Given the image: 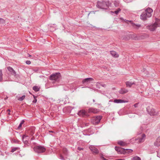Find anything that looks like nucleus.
I'll return each instance as SVG.
<instances>
[{
	"mask_svg": "<svg viewBox=\"0 0 160 160\" xmlns=\"http://www.w3.org/2000/svg\"><path fill=\"white\" fill-rule=\"evenodd\" d=\"M153 11L152 8H147L140 15L141 19L143 20H146L148 18L151 17Z\"/></svg>",
	"mask_w": 160,
	"mask_h": 160,
	"instance_id": "obj_1",
	"label": "nucleus"
},
{
	"mask_svg": "<svg viewBox=\"0 0 160 160\" xmlns=\"http://www.w3.org/2000/svg\"><path fill=\"white\" fill-rule=\"evenodd\" d=\"M109 2L108 1H98L97 5V7L102 9H107L109 6Z\"/></svg>",
	"mask_w": 160,
	"mask_h": 160,
	"instance_id": "obj_2",
	"label": "nucleus"
},
{
	"mask_svg": "<svg viewBox=\"0 0 160 160\" xmlns=\"http://www.w3.org/2000/svg\"><path fill=\"white\" fill-rule=\"evenodd\" d=\"M61 78V75L60 73H56L50 75L49 79L51 80L58 82Z\"/></svg>",
	"mask_w": 160,
	"mask_h": 160,
	"instance_id": "obj_3",
	"label": "nucleus"
},
{
	"mask_svg": "<svg viewBox=\"0 0 160 160\" xmlns=\"http://www.w3.org/2000/svg\"><path fill=\"white\" fill-rule=\"evenodd\" d=\"M159 27V23L158 22L147 27V28L151 31H154L158 27Z\"/></svg>",
	"mask_w": 160,
	"mask_h": 160,
	"instance_id": "obj_4",
	"label": "nucleus"
},
{
	"mask_svg": "<svg viewBox=\"0 0 160 160\" xmlns=\"http://www.w3.org/2000/svg\"><path fill=\"white\" fill-rule=\"evenodd\" d=\"M102 117L101 116H98L93 117L92 118L91 122L93 124H97L99 122Z\"/></svg>",
	"mask_w": 160,
	"mask_h": 160,
	"instance_id": "obj_5",
	"label": "nucleus"
},
{
	"mask_svg": "<svg viewBox=\"0 0 160 160\" xmlns=\"http://www.w3.org/2000/svg\"><path fill=\"white\" fill-rule=\"evenodd\" d=\"M34 151L37 153H42L44 152L46 150L45 148L42 146H37L34 148Z\"/></svg>",
	"mask_w": 160,
	"mask_h": 160,
	"instance_id": "obj_6",
	"label": "nucleus"
},
{
	"mask_svg": "<svg viewBox=\"0 0 160 160\" xmlns=\"http://www.w3.org/2000/svg\"><path fill=\"white\" fill-rule=\"evenodd\" d=\"M147 110L151 115H154L157 114L155 109L150 107L148 106L147 108Z\"/></svg>",
	"mask_w": 160,
	"mask_h": 160,
	"instance_id": "obj_7",
	"label": "nucleus"
},
{
	"mask_svg": "<svg viewBox=\"0 0 160 160\" xmlns=\"http://www.w3.org/2000/svg\"><path fill=\"white\" fill-rule=\"evenodd\" d=\"M78 114L81 117H85V116H88V115L86 111L84 110H82L79 111L78 113Z\"/></svg>",
	"mask_w": 160,
	"mask_h": 160,
	"instance_id": "obj_8",
	"label": "nucleus"
},
{
	"mask_svg": "<svg viewBox=\"0 0 160 160\" xmlns=\"http://www.w3.org/2000/svg\"><path fill=\"white\" fill-rule=\"evenodd\" d=\"M115 149L118 152V153H119L125 154L126 152H125V149L123 148L115 147Z\"/></svg>",
	"mask_w": 160,
	"mask_h": 160,
	"instance_id": "obj_9",
	"label": "nucleus"
},
{
	"mask_svg": "<svg viewBox=\"0 0 160 160\" xmlns=\"http://www.w3.org/2000/svg\"><path fill=\"white\" fill-rule=\"evenodd\" d=\"M89 148L93 153L94 154H97L99 153L98 150L94 146H90L89 147Z\"/></svg>",
	"mask_w": 160,
	"mask_h": 160,
	"instance_id": "obj_10",
	"label": "nucleus"
},
{
	"mask_svg": "<svg viewBox=\"0 0 160 160\" xmlns=\"http://www.w3.org/2000/svg\"><path fill=\"white\" fill-rule=\"evenodd\" d=\"M121 38L122 40H128L130 39L129 35H127L125 32H123L121 35Z\"/></svg>",
	"mask_w": 160,
	"mask_h": 160,
	"instance_id": "obj_11",
	"label": "nucleus"
},
{
	"mask_svg": "<svg viewBox=\"0 0 160 160\" xmlns=\"http://www.w3.org/2000/svg\"><path fill=\"white\" fill-rule=\"evenodd\" d=\"M146 138V135L145 134H143L141 136V138H139L138 139H135V140L137 141L138 140V142L141 143L143 142L145 140Z\"/></svg>",
	"mask_w": 160,
	"mask_h": 160,
	"instance_id": "obj_12",
	"label": "nucleus"
},
{
	"mask_svg": "<svg viewBox=\"0 0 160 160\" xmlns=\"http://www.w3.org/2000/svg\"><path fill=\"white\" fill-rule=\"evenodd\" d=\"M93 79L92 78H87L83 79L82 81V83L83 84H88L93 80Z\"/></svg>",
	"mask_w": 160,
	"mask_h": 160,
	"instance_id": "obj_13",
	"label": "nucleus"
},
{
	"mask_svg": "<svg viewBox=\"0 0 160 160\" xmlns=\"http://www.w3.org/2000/svg\"><path fill=\"white\" fill-rule=\"evenodd\" d=\"M22 139L24 143L27 144L28 143V140L29 139V137L28 136L26 135H23L22 137Z\"/></svg>",
	"mask_w": 160,
	"mask_h": 160,
	"instance_id": "obj_14",
	"label": "nucleus"
},
{
	"mask_svg": "<svg viewBox=\"0 0 160 160\" xmlns=\"http://www.w3.org/2000/svg\"><path fill=\"white\" fill-rule=\"evenodd\" d=\"M126 21L129 22V23L131 24H132V26L133 27H134L135 28H136L137 29L138 28L141 26L140 24H136L135 23H133L132 22V21H131V20H130V21Z\"/></svg>",
	"mask_w": 160,
	"mask_h": 160,
	"instance_id": "obj_15",
	"label": "nucleus"
},
{
	"mask_svg": "<svg viewBox=\"0 0 160 160\" xmlns=\"http://www.w3.org/2000/svg\"><path fill=\"white\" fill-rule=\"evenodd\" d=\"M113 102L117 103H121L127 102L124 101V100L122 99H114L113 101Z\"/></svg>",
	"mask_w": 160,
	"mask_h": 160,
	"instance_id": "obj_16",
	"label": "nucleus"
},
{
	"mask_svg": "<svg viewBox=\"0 0 160 160\" xmlns=\"http://www.w3.org/2000/svg\"><path fill=\"white\" fill-rule=\"evenodd\" d=\"M129 36L130 37V39L132 38L135 40H138L139 39L137 35L135 34H129Z\"/></svg>",
	"mask_w": 160,
	"mask_h": 160,
	"instance_id": "obj_17",
	"label": "nucleus"
},
{
	"mask_svg": "<svg viewBox=\"0 0 160 160\" xmlns=\"http://www.w3.org/2000/svg\"><path fill=\"white\" fill-rule=\"evenodd\" d=\"M89 112L96 113L98 112V110L94 108H90L89 109Z\"/></svg>",
	"mask_w": 160,
	"mask_h": 160,
	"instance_id": "obj_18",
	"label": "nucleus"
},
{
	"mask_svg": "<svg viewBox=\"0 0 160 160\" xmlns=\"http://www.w3.org/2000/svg\"><path fill=\"white\" fill-rule=\"evenodd\" d=\"M121 11V9L120 8H118L117 9L113 11H111V12L112 14H114L116 15H117L118 13Z\"/></svg>",
	"mask_w": 160,
	"mask_h": 160,
	"instance_id": "obj_19",
	"label": "nucleus"
},
{
	"mask_svg": "<svg viewBox=\"0 0 160 160\" xmlns=\"http://www.w3.org/2000/svg\"><path fill=\"white\" fill-rule=\"evenodd\" d=\"M8 70L13 75H16V72L15 71L13 70L12 68L10 67H8L7 68Z\"/></svg>",
	"mask_w": 160,
	"mask_h": 160,
	"instance_id": "obj_20",
	"label": "nucleus"
},
{
	"mask_svg": "<svg viewBox=\"0 0 160 160\" xmlns=\"http://www.w3.org/2000/svg\"><path fill=\"white\" fill-rule=\"evenodd\" d=\"M154 144L155 146L157 147H159L160 146V140L159 138L157 139Z\"/></svg>",
	"mask_w": 160,
	"mask_h": 160,
	"instance_id": "obj_21",
	"label": "nucleus"
},
{
	"mask_svg": "<svg viewBox=\"0 0 160 160\" xmlns=\"http://www.w3.org/2000/svg\"><path fill=\"white\" fill-rule=\"evenodd\" d=\"M128 91L127 89L124 88H122L119 91V92L120 94H124L127 93Z\"/></svg>",
	"mask_w": 160,
	"mask_h": 160,
	"instance_id": "obj_22",
	"label": "nucleus"
},
{
	"mask_svg": "<svg viewBox=\"0 0 160 160\" xmlns=\"http://www.w3.org/2000/svg\"><path fill=\"white\" fill-rule=\"evenodd\" d=\"M111 54L112 56L115 58H118L119 56V55L117 53L114 51H111Z\"/></svg>",
	"mask_w": 160,
	"mask_h": 160,
	"instance_id": "obj_23",
	"label": "nucleus"
},
{
	"mask_svg": "<svg viewBox=\"0 0 160 160\" xmlns=\"http://www.w3.org/2000/svg\"><path fill=\"white\" fill-rule=\"evenodd\" d=\"M135 84L134 82H132L130 81H128L126 82V84L127 87H131L132 85Z\"/></svg>",
	"mask_w": 160,
	"mask_h": 160,
	"instance_id": "obj_24",
	"label": "nucleus"
},
{
	"mask_svg": "<svg viewBox=\"0 0 160 160\" xmlns=\"http://www.w3.org/2000/svg\"><path fill=\"white\" fill-rule=\"evenodd\" d=\"M118 143L122 146H124L126 145V143L122 141H119L118 142Z\"/></svg>",
	"mask_w": 160,
	"mask_h": 160,
	"instance_id": "obj_25",
	"label": "nucleus"
},
{
	"mask_svg": "<svg viewBox=\"0 0 160 160\" xmlns=\"http://www.w3.org/2000/svg\"><path fill=\"white\" fill-rule=\"evenodd\" d=\"M33 89L35 92H38L39 91V88L37 86H34L33 87Z\"/></svg>",
	"mask_w": 160,
	"mask_h": 160,
	"instance_id": "obj_26",
	"label": "nucleus"
},
{
	"mask_svg": "<svg viewBox=\"0 0 160 160\" xmlns=\"http://www.w3.org/2000/svg\"><path fill=\"white\" fill-rule=\"evenodd\" d=\"M25 97V96L24 95H23L22 96V97H19L18 98V100L19 101H22V100H23L24 99Z\"/></svg>",
	"mask_w": 160,
	"mask_h": 160,
	"instance_id": "obj_27",
	"label": "nucleus"
},
{
	"mask_svg": "<svg viewBox=\"0 0 160 160\" xmlns=\"http://www.w3.org/2000/svg\"><path fill=\"white\" fill-rule=\"evenodd\" d=\"M132 160H141V158L138 156H135L132 158Z\"/></svg>",
	"mask_w": 160,
	"mask_h": 160,
	"instance_id": "obj_28",
	"label": "nucleus"
},
{
	"mask_svg": "<svg viewBox=\"0 0 160 160\" xmlns=\"http://www.w3.org/2000/svg\"><path fill=\"white\" fill-rule=\"evenodd\" d=\"M125 152H126V153H131L132 152V150L131 149H125Z\"/></svg>",
	"mask_w": 160,
	"mask_h": 160,
	"instance_id": "obj_29",
	"label": "nucleus"
},
{
	"mask_svg": "<svg viewBox=\"0 0 160 160\" xmlns=\"http://www.w3.org/2000/svg\"><path fill=\"white\" fill-rule=\"evenodd\" d=\"M24 121L23 120H22L21 121L20 123L19 124V126L18 127V128L19 129L21 127L22 125L24 123Z\"/></svg>",
	"mask_w": 160,
	"mask_h": 160,
	"instance_id": "obj_30",
	"label": "nucleus"
},
{
	"mask_svg": "<svg viewBox=\"0 0 160 160\" xmlns=\"http://www.w3.org/2000/svg\"><path fill=\"white\" fill-rule=\"evenodd\" d=\"M63 152L64 153L65 155H67L68 154V150L66 148H64L63 149Z\"/></svg>",
	"mask_w": 160,
	"mask_h": 160,
	"instance_id": "obj_31",
	"label": "nucleus"
},
{
	"mask_svg": "<svg viewBox=\"0 0 160 160\" xmlns=\"http://www.w3.org/2000/svg\"><path fill=\"white\" fill-rule=\"evenodd\" d=\"M18 148H12L11 150V152H14V151H16L18 149Z\"/></svg>",
	"mask_w": 160,
	"mask_h": 160,
	"instance_id": "obj_32",
	"label": "nucleus"
},
{
	"mask_svg": "<svg viewBox=\"0 0 160 160\" xmlns=\"http://www.w3.org/2000/svg\"><path fill=\"white\" fill-rule=\"evenodd\" d=\"M33 97L34 98V100L32 102L34 103H35L37 102V100L36 98V97L35 96L33 95Z\"/></svg>",
	"mask_w": 160,
	"mask_h": 160,
	"instance_id": "obj_33",
	"label": "nucleus"
},
{
	"mask_svg": "<svg viewBox=\"0 0 160 160\" xmlns=\"http://www.w3.org/2000/svg\"><path fill=\"white\" fill-rule=\"evenodd\" d=\"M96 12V11H91L88 14V15H89L90 14H95V12Z\"/></svg>",
	"mask_w": 160,
	"mask_h": 160,
	"instance_id": "obj_34",
	"label": "nucleus"
},
{
	"mask_svg": "<svg viewBox=\"0 0 160 160\" xmlns=\"http://www.w3.org/2000/svg\"><path fill=\"white\" fill-rule=\"evenodd\" d=\"M30 132H31L30 134L31 135H32L34 134V129L33 130H31L30 131Z\"/></svg>",
	"mask_w": 160,
	"mask_h": 160,
	"instance_id": "obj_35",
	"label": "nucleus"
},
{
	"mask_svg": "<svg viewBox=\"0 0 160 160\" xmlns=\"http://www.w3.org/2000/svg\"><path fill=\"white\" fill-rule=\"evenodd\" d=\"M26 63L27 64L29 65L31 64V62L30 61L28 60L26 61Z\"/></svg>",
	"mask_w": 160,
	"mask_h": 160,
	"instance_id": "obj_36",
	"label": "nucleus"
},
{
	"mask_svg": "<svg viewBox=\"0 0 160 160\" xmlns=\"http://www.w3.org/2000/svg\"><path fill=\"white\" fill-rule=\"evenodd\" d=\"M138 103H136L134 105V106L135 108H137L138 107Z\"/></svg>",
	"mask_w": 160,
	"mask_h": 160,
	"instance_id": "obj_37",
	"label": "nucleus"
},
{
	"mask_svg": "<svg viewBox=\"0 0 160 160\" xmlns=\"http://www.w3.org/2000/svg\"><path fill=\"white\" fill-rule=\"evenodd\" d=\"M60 159H62V160H64V158H63V156L62 155H60Z\"/></svg>",
	"mask_w": 160,
	"mask_h": 160,
	"instance_id": "obj_38",
	"label": "nucleus"
},
{
	"mask_svg": "<svg viewBox=\"0 0 160 160\" xmlns=\"http://www.w3.org/2000/svg\"><path fill=\"white\" fill-rule=\"evenodd\" d=\"M2 80V75H0V81L1 82Z\"/></svg>",
	"mask_w": 160,
	"mask_h": 160,
	"instance_id": "obj_39",
	"label": "nucleus"
},
{
	"mask_svg": "<svg viewBox=\"0 0 160 160\" xmlns=\"http://www.w3.org/2000/svg\"><path fill=\"white\" fill-rule=\"evenodd\" d=\"M78 149L79 151H81L83 149V148L80 147H78Z\"/></svg>",
	"mask_w": 160,
	"mask_h": 160,
	"instance_id": "obj_40",
	"label": "nucleus"
},
{
	"mask_svg": "<svg viewBox=\"0 0 160 160\" xmlns=\"http://www.w3.org/2000/svg\"><path fill=\"white\" fill-rule=\"evenodd\" d=\"M0 75H2V72L1 70H0Z\"/></svg>",
	"mask_w": 160,
	"mask_h": 160,
	"instance_id": "obj_41",
	"label": "nucleus"
},
{
	"mask_svg": "<svg viewBox=\"0 0 160 160\" xmlns=\"http://www.w3.org/2000/svg\"><path fill=\"white\" fill-rule=\"evenodd\" d=\"M125 2H127V3H129V2H131V1H130H130H127V0H125Z\"/></svg>",
	"mask_w": 160,
	"mask_h": 160,
	"instance_id": "obj_42",
	"label": "nucleus"
},
{
	"mask_svg": "<svg viewBox=\"0 0 160 160\" xmlns=\"http://www.w3.org/2000/svg\"><path fill=\"white\" fill-rule=\"evenodd\" d=\"M102 158L104 160H107L106 158H104L103 156L102 157Z\"/></svg>",
	"mask_w": 160,
	"mask_h": 160,
	"instance_id": "obj_43",
	"label": "nucleus"
},
{
	"mask_svg": "<svg viewBox=\"0 0 160 160\" xmlns=\"http://www.w3.org/2000/svg\"><path fill=\"white\" fill-rule=\"evenodd\" d=\"M8 112H9L10 111V109H8L7 110V111Z\"/></svg>",
	"mask_w": 160,
	"mask_h": 160,
	"instance_id": "obj_44",
	"label": "nucleus"
},
{
	"mask_svg": "<svg viewBox=\"0 0 160 160\" xmlns=\"http://www.w3.org/2000/svg\"><path fill=\"white\" fill-rule=\"evenodd\" d=\"M93 102H95V100H94V99H93Z\"/></svg>",
	"mask_w": 160,
	"mask_h": 160,
	"instance_id": "obj_45",
	"label": "nucleus"
},
{
	"mask_svg": "<svg viewBox=\"0 0 160 160\" xmlns=\"http://www.w3.org/2000/svg\"><path fill=\"white\" fill-rule=\"evenodd\" d=\"M112 102V100H110L109 101V102Z\"/></svg>",
	"mask_w": 160,
	"mask_h": 160,
	"instance_id": "obj_46",
	"label": "nucleus"
},
{
	"mask_svg": "<svg viewBox=\"0 0 160 160\" xmlns=\"http://www.w3.org/2000/svg\"><path fill=\"white\" fill-rule=\"evenodd\" d=\"M8 115H10V113L9 112L8 113Z\"/></svg>",
	"mask_w": 160,
	"mask_h": 160,
	"instance_id": "obj_47",
	"label": "nucleus"
},
{
	"mask_svg": "<svg viewBox=\"0 0 160 160\" xmlns=\"http://www.w3.org/2000/svg\"><path fill=\"white\" fill-rule=\"evenodd\" d=\"M0 20H3V19L1 18H0Z\"/></svg>",
	"mask_w": 160,
	"mask_h": 160,
	"instance_id": "obj_48",
	"label": "nucleus"
},
{
	"mask_svg": "<svg viewBox=\"0 0 160 160\" xmlns=\"http://www.w3.org/2000/svg\"><path fill=\"white\" fill-rule=\"evenodd\" d=\"M156 20H159V19H158L157 18H156Z\"/></svg>",
	"mask_w": 160,
	"mask_h": 160,
	"instance_id": "obj_49",
	"label": "nucleus"
},
{
	"mask_svg": "<svg viewBox=\"0 0 160 160\" xmlns=\"http://www.w3.org/2000/svg\"><path fill=\"white\" fill-rule=\"evenodd\" d=\"M31 56L30 55H29V57H30V56Z\"/></svg>",
	"mask_w": 160,
	"mask_h": 160,
	"instance_id": "obj_50",
	"label": "nucleus"
},
{
	"mask_svg": "<svg viewBox=\"0 0 160 160\" xmlns=\"http://www.w3.org/2000/svg\"><path fill=\"white\" fill-rule=\"evenodd\" d=\"M1 21H0V23H1Z\"/></svg>",
	"mask_w": 160,
	"mask_h": 160,
	"instance_id": "obj_51",
	"label": "nucleus"
}]
</instances>
